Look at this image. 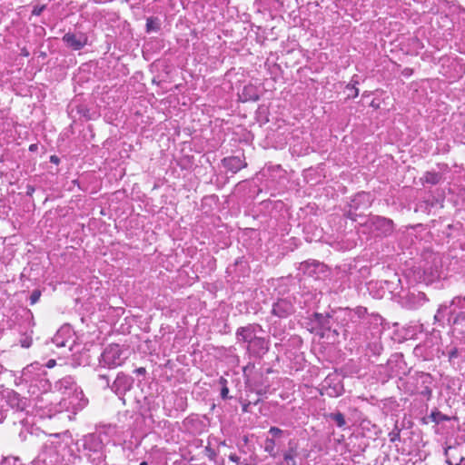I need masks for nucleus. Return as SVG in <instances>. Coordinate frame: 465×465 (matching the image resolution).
<instances>
[{"instance_id": "f257e3e1", "label": "nucleus", "mask_w": 465, "mask_h": 465, "mask_svg": "<svg viewBox=\"0 0 465 465\" xmlns=\"http://www.w3.org/2000/svg\"><path fill=\"white\" fill-rule=\"evenodd\" d=\"M431 383L432 377L430 374L416 372L405 381L404 390L411 395L420 394L429 401L432 395Z\"/></svg>"}, {"instance_id": "f03ea898", "label": "nucleus", "mask_w": 465, "mask_h": 465, "mask_svg": "<svg viewBox=\"0 0 465 465\" xmlns=\"http://www.w3.org/2000/svg\"><path fill=\"white\" fill-rule=\"evenodd\" d=\"M124 358L123 351L118 344L108 345L101 355L100 363L108 368H114L123 364Z\"/></svg>"}, {"instance_id": "7ed1b4c3", "label": "nucleus", "mask_w": 465, "mask_h": 465, "mask_svg": "<svg viewBox=\"0 0 465 465\" xmlns=\"http://www.w3.org/2000/svg\"><path fill=\"white\" fill-rule=\"evenodd\" d=\"M365 225L377 235L387 236L391 234L394 230L393 221L382 216H371Z\"/></svg>"}, {"instance_id": "20e7f679", "label": "nucleus", "mask_w": 465, "mask_h": 465, "mask_svg": "<svg viewBox=\"0 0 465 465\" xmlns=\"http://www.w3.org/2000/svg\"><path fill=\"white\" fill-rule=\"evenodd\" d=\"M448 322L452 324H458L461 321H465V296L455 297L449 306Z\"/></svg>"}, {"instance_id": "39448f33", "label": "nucleus", "mask_w": 465, "mask_h": 465, "mask_svg": "<svg viewBox=\"0 0 465 465\" xmlns=\"http://www.w3.org/2000/svg\"><path fill=\"white\" fill-rule=\"evenodd\" d=\"M371 196L370 193L361 192L355 195L350 205L349 217L356 221L357 214L354 213L360 209L366 210L371 205Z\"/></svg>"}, {"instance_id": "423d86ee", "label": "nucleus", "mask_w": 465, "mask_h": 465, "mask_svg": "<svg viewBox=\"0 0 465 465\" xmlns=\"http://www.w3.org/2000/svg\"><path fill=\"white\" fill-rule=\"evenodd\" d=\"M293 312V306L291 302L287 300H279L272 306V312L275 316L280 318H285L292 314Z\"/></svg>"}, {"instance_id": "0eeeda50", "label": "nucleus", "mask_w": 465, "mask_h": 465, "mask_svg": "<svg viewBox=\"0 0 465 465\" xmlns=\"http://www.w3.org/2000/svg\"><path fill=\"white\" fill-rule=\"evenodd\" d=\"M63 41L71 48L77 51L82 49L86 45V37L83 35H77L74 34L67 33L64 35Z\"/></svg>"}, {"instance_id": "6e6552de", "label": "nucleus", "mask_w": 465, "mask_h": 465, "mask_svg": "<svg viewBox=\"0 0 465 465\" xmlns=\"http://www.w3.org/2000/svg\"><path fill=\"white\" fill-rule=\"evenodd\" d=\"M132 384V378L124 374L119 373L112 385V390L116 393L120 394L130 389Z\"/></svg>"}, {"instance_id": "1a4fd4ad", "label": "nucleus", "mask_w": 465, "mask_h": 465, "mask_svg": "<svg viewBox=\"0 0 465 465\" xmlns=\"http://www.w3.org/2000/svg\"><path fill=\"white\" fill-rule=\"evenodd\" d=\"M269 347L268 342L264 338L257 337L256 335L249 343V350L255 355H262L267 352Z\"/></svg>"}, {"instance_id": "9d476101", "label": "nucleus", "mask_w": 465, "mask_h": 465, "mask_svg": "<svg viewBox=\"0 0 465 465\" xmlns=\"http://www.w3.org/2000/svg\"><path fill=\"white\" fill-rule=\"evenodd\" d=\"M9 406L16 411H25L27 407V399L21 397L17 392L12 391L7 395Z\"/></svg>"}, {"instance_id": "9b49d317", "label": "nucleus", "mask_w": 465, "mask_h": 465, "mask_svg": "<svg viewBox=\"0 0 465 465\" xmlns=\"http://www.w3.org/2000/svg\"><path fill=\"white\" fill-rule=\"evenodd\" d=\"M255 328L256 326L252 324L238 328L236 331L237 341L250 343L255 336Z\"/></svg>"}, {"instance_id": "f8f14e48", "label": "nucleus", "mask_w": 465, "mask_h": 465, "mask_svg": "<svg viewBox=\"0 0 465 465\" xmlns=\"http://www.w3.org/2000/svg\"><path fill=\"white\" fill-rule=\"evenodd\" d=\"M44 372L45 370L43 369V366L38 362H34L24 368L22 375L25 380L33 381L35 379L36 376H39L40 373Z\"/></svg>"}, {"instance_id": "ddd939ff", "label": "nucleus", "mask_w": 465, "mask_h": 465, "mask_svg": "<svg viewBox=\"0 0 465 465\" xmlns=\"http://www.w3.org/2000/svg\"><path fill=\"white\" fill-rule=\"evenodd\" d=\"M223 162V165L232 173H236L246 166V163L238 156L224 158Z\"/></svg>"}, {"instance_id": "4468645a", "label": "nucleus", "mask_w": 465, "mask_h": 465, "mask_svg": "<svg viewBox=\"0 0 465 465\" xmlns=\"http://www.w3.org/2000/svg\"><path fill=\"white\" fill-rule=\"evenodd\" d=\"M298 456L296 446H292L289 443V448L283 452L282 460L277 465H296V457Z\"/></svg>"}, {"instance_id": "2eb2a0df", "label": "nucleus", "mask_w": 465, "mask_h": 465, "mask_svg": "<svg viewBox=\"0 0 465 465\" xmlns=\"http://www.w3.org/2000/svg\"><path fill=\"white\" fill-rule=\"evenodd\" d=\"M314 321L317 322V324L324 329V330H330L331 329V317L330 315L326 314L323 315L322 313H314Z\"/></svg>"}, {"instance_id": "dca6fc26", "label": "nucleus", "mask_w": 465, "mask_h": 465, "mask_svg": "<svg viewBox=\"0 0 465 465\" xmlns=\"http://www.w3.org/2000/svg\"><path fill=\"white\" fill-rule=\"evenodd\" d=\"M74 383L70 377L64 378L56 383V388L63 393H65L67 390H72Z\"/></svg>"}, {"instance_id": "f3484780", "label": "nucleus", "mask_w": 465, "mask_h": 465, "mask_svg": "<svg viewBox=\"0 0 465 465\" xmlns=\"http://www.w3.org/2000/svg\"><path fill=\"white\" fill-rule=\"evenodd\" d=\"M328 419L333 420L339 428H343L346 425L344 415L340 411H334L327 415Z\"/></svg>"}, {"instance_id": "a211bd4d", "label": "nucleus", "mask_w": 465, "mask_h": 465, "mask_svg": "<svg viewBox=\"0 0 465 465\" xmlns=\"http://www.w3.org/2000/svg\"><path fill=\"white\" fill-rule=\"evenodd\" d=\"M440 174L435 172H427L422 177V181L430 184H437L440 181Z\"/></svg>"}, {"instance_id": "6ab92c4d", "label": "nucleus", "mask_w": 465, "mask_h": 465, "mask_svg": "<svg viewBox=\"0 0 465 465\" xmlns=\"http://www.w3.org/2000/svg\"><path fill=\"white\" fill-rule=\"evenodd\" d=\"M275 440L273 439L267 438L264 440V451L269 453V455L272 458L277 457V451L275 450Z\"/></svg>"}, {"instance_id": "aec40b11", "label": "nucleus", "mask_w": 465, "mask_h": 465, "mask_svg": "<svg viewBox=\"0 0 465 465\" xmlns=\"http://www.w3.org/2000/svg\"><path fill=\"white\" fill-rule=\"evenodd\" d=\"M64 331V330H60L57 331V333L54 335V339H53V341L59 347H64L66 346V342L64 341H62L61 340V336L63 334V332Z\"/></svg>"}, {"instance_id": "412c9836", "label": "nucleus", "mask_w": 465, "mask_h": 465, "mask_svg": "<svg viewBox=\"0 0 465 465\" xmlns=\"http://www.w3.org/2000/svg\"><path fill=\"white\" fill-rule=\"evenodd\" d=\"M430 418L432 419L433 421H435L436 423H439L442 420H449V418L447 416H445L444 414H442L441 412L440 411H436V412H432L430 414Z\"/></svg>"}, {"instance_id": "4be33fe9", "label": "nucleus", "mask_w": 465, "mask_h": 465, "mask_svg": "<svg viewBox=\"0 0 465 465\" xmlns=\"http://www.w3.org/2000/svg\"><path fill=\"white\" fill-rule=\"evenodd\" d=\"M401 430L395 426V428L389 433L390 440L395 442L400 440Z\"/></svg>"}, {"instance_id": "5701e85b", "label": "nucleus", "mask_w": 465, "mask_h": 465, "mask_svg": "<svg viewBox=\"0 0 465 465\" xmlns=\"http://www.w3.org/2000/svg\"><path fill=\"white\" fill-rule=\"evenodd\" d=\"M351 315V319H353L354 316H357L358 318H362L367 313V310L364 307H357L355 310H353Z\"/></svg>"}, {"instance_id": "b1692460", "label": "nucleus", "mask_w": 465, "mask_h": 465, "mask_svg": "<svg viewBox=\"0 0 465 465\" xmlns=\"http://www.w3.org/2000/svg\"><path fill=\"white\" fill-rule=\"evenodd\" d=\"M32 338L30 336H24L20 339V345L23 348H29L32 345Z\"/></svg>"}, {"instance_id": "393cba45", "label": "nucleus", "mask_w": 465, "mask_h": 465, "mask_svg": "<svg viewBox=\"0 0 465 465\" xmlns=\"http://www.w3.org/2000/svg\"><path fill=\"white\" fill-rule=\"evenodd\" d=\"M41 296V292L39 290L33 291L31 296H30V303L33 305L36 303Z\"/></svg>"}, {"instance_id": "a878e982", "label": "nucleus", "mask_w": 465, "mask_h": 465, "mask_svg": "<svg viewBox=\"0 0 465 465\" xmlns=\"http://www.w3.org/2000/svg\"><path fill=\"white\" fill-rule=\"evenodd\" d=\"M0 465H19L18 460L15 458H5L0 461Z\"/></svg>"}, {"instance_id": "bb28decb", "label": "nucleus", "mask_w": 465, "mask_h": 465, "mask_svg": "<svg viewBox=\"0 0 465 465\" xmlns=\"http://www.w3.org/2000/svg\"><path fill=\"white\" fill-rule=\"evenodd\" d=\"M449 307L447 305H440L437 313L435 314V320L440 321L443 318V312L444 311L448 310Z\"/></svg>"}, {"instance_id": "cd10ccee", "label": "nucleus", "mask_w": 465, "mask_h": 465, "mask_svg": "<svg viewBox=\"0 0 465 465\" xmlns=\"http://www.w3.org/2000/svg\"><path fill=\"white\" fill-rule=\"evenodd\" d=\"M90 443L94 444V450H97V449L101 446V442L95 440L94 437H90L89 440H85L84 448H87V445Z\"/></svg>"}, {"instance_id": "c85d7f7f", "label": "nucleus", "mask_w": 465, "mask_h": 465, "mask_svg": "<svg viewBox=\"0 0 465 465\" xmlns=\"http://www.w3.org/2000/svg\"><path fill=\"white\" fill-rule=\"evenodd\" d=\"M351 83H352V84H349L347 85V89H351V90H352V91H353V90H355V94H353L351 95L353 98H355V97H357V96H358V94H359V89H358V88H356V84H358V81H355V80H354V78H353V79L351 80Z\"/></svg>"}, {"instance_id": "c756f323", "label": "nucleus", "mask_w": 465, "mask_h": 465, "mask_svg": "<svg viewBox=\"0 0 465 465\" xmlns=\"http://www.w3.org/2000/svg\"><path fill=\"white\" fill-rule=\"evenodd\" d=\"M269 433H271L274 437H278L282 435V430L278 427H271L269 430Z\"/></svg>"}, {"instance_id": "7c9ffc66", "label": "nucleus", "mask_w": 465, "mask_h": 465, "mask_svg": "<svg viewBox=\"0 0 465 465\" xmlns=\"http://www.w3.org/2000/svg\"><path fill=\"white\" fill-rule=\"evenodd\" d=\"M449 360L451 361L459 356V351L457 348H452L448 352Z\"/></svg>"}, {"instance_id": "2f4dec72", "label": "nucleus", "mask_w": 465, "mask_h": 465, "mask_svg": "<svg viewBox=\"0 0 465 465\" xmlns=\"http://www.w3.org/2000/svg\"><path fill=\"white\" fill-rule=\"evenodd\" d=\"M228 393H229L228 387L227 386L222 387V389H221V397L225 400V399L228 398Z\"/></svg>"}, {"instance_id": "473e14b6", "label": "nucleus", "mask_w": 465, "mask_h": 465, "mask_svg": "<svg viewBox=\"0 0 465 465\" xmlns=\"http://www.w3.org/2000/svg\"><path fill=\"white\" fill-rule=\"evenodd\" d=\"M311 265H312L315 268H318V267L322 266V264L317 262H312V263L306 262V263L302 264L303 267H310Z\"/></svg>"}, {"instance_id": "72a5a7b5", "label": "nucleus", "mask_w": 465, "mask_h": 465, "mask_svg": "<svg viewBox=\"0 0 465 465\" xmlns=\"http://www.w3.org/2000/svg\"><path fill=\"white\" fill-rule=\"evenodd\" d=\"M99 379H100V380L104 381V382H105V387H109V386H110V385H109V379H108V377H107L106 375L100 374V375H99Z\"/></svg>"}, {"instance_id": "f704fd0d", "label": "nucleus", "mask_w": 465, "mask_h": 465, "mask_svg": "<svg viewBox=\"0 0 465 465\" xmlns=\"http://www.w3.org/2000/svg\"><path fill=\"white\" fill-rule=\"evenodd\" d=\"M229 459H230L232 461L235 462V463H239V462H240V458H239L237 455H235V454H231V455L229 456Z\"/></svg>"}, {"instance_id": "c9c22d12", "label": "nucleus", "mask_w": 465, "mask_h": 465, "mask_svg": "<svg viewBox=\"0 0 465 465\" xmlns=\"http://www.w3.org/2000/svg\"><path fill=\"white\" fill-rule=\"evenodd\" d=\"M250 405H251V402H250V401H248V402H244V403L242 404V411H243V412H248V411H249V407H250Z\"/></svg>"}, {"instance_id": "e433bc0d", "label": "nucleus", "mask_w": 465, "mask_h": 465, "mask_svg": "<svg viewBox=\"0 0 465 465\" xmlns=\"http://www.w3.org/2000/svg\"><path fill=\"white\" fill-rule=\"evenodd\" d=\"M219 384L222 386V387H224V386H227V380L223 377H220L219 379Z\"/></svg>"}, {"instance_id": "4c0bfd02", "label": "nucleus", "mask_w": 465, "mask_h": 465, "mask_svg": "<svg viewBox=\"0 0 465 465\" xmlns=\"http://www.w3.org/2000/svg\"><path fill=\"white\" fill-rule=\"evenodd\" d=\"M55 365V360H49L46 363L47 368H53Z\"/></svg>"}, {"instance_id": "58836bf2", "label": "nucleus", "mask_w": 465, "mask_h": 465, "mask_svg": "<svg viewBox=\"0 0 465 465\" xmlns=\"http://www.w3.org/2000/svg\"><path fill=\"white\" fill-rule=\"evenodd\" d=\"M146 26H147V31H150L153 29V21L151 19L147 20Z\"/></svg>"}, {"instance_id": "ea45409f", "label": "nucleus", "mask_w": 465, "mask_h": 465, "mask_svg": "<svg viewBox=\"0 0 465 465\" xmlns=\"http://www.w3.org/2000/svg\"><path fill=\"white\" fill-rule=\"evenodd\" d=\"M50 161H51V163H54L57 164L59 163V158L57 156H55V155H52L50 157Z\"/></svg>"}, {"instance_id": "a19ab883", "label": "nucleus", "mask_w": 465, "mask_h": 465, "mask_svg": "<svg viewBox=\"0 0 465 465\" xmlns=\"http://www.w3.org/2000/svg\"><path fill=\"white\" fill-rule=\"evenodd\" d=\"M137 374H144L145 373V369L141 367V368H138L134 371Z\"/></svg>"}, {"instance_id": "79ce46f5", "label": "nucleus", "mask_w": 465, "mask_h": 465, "mask_svg": "<svg viewBox=\"0 0 465 465\" xmlns=\"http://www.w3.org/2000/svg\"><path fill=\"white\" fill-rule=\"evenodd\" d=\"M455 465H465V458L461 457L460 459V461L458 463H455Z\"/></svg>"}, {"instance_id": "37998d69", "label": "nucleus", "mask_w": 465, "mask_h": 465, "mask_svg": "<svg viewBox=\"0 0 465 465\" xmlns=\"http://www.w3.org/2000/svg\"><path fill=\"white\" fill-rule=\"evenodd\" d=\"M446 463H447L448 465H455V464L452 462V460H451L449 457H448V458H447V460H446Z\"/></svg>"}, {"instance_id": "c03bdc74", "label": "nucleus", "mask_w": 465, "mask_h": 465, "mask_svg": "<svg viewBox=\"0 0 465 465\" xmlns=\"http://www.w3.org/2000/svg\"><path fill=\"white\" fill-rule=\"evenodd\" d=\"M450 450H451V448H450V447H449V448L445 449L444 454H445V456H446V457H448V456H449V451H450Z\"/></svg>"}, {"instance_id": "a18cd8bd", "label": "nucleus", "mask_w": 465, "mask_h": 465, "mask_svg": "<svg viewBox=\"0 0 465 465\" xmlns=\"http://www.w3.org/2000/svg\"><path fill=\"white\" fill-rule=\"evenodd\" d=\"M35 144H32V145H30V148H29V149H30L31 151H33V150H35Z\"/></svg>"}, {"instance_id": "49530a36", "label": "nucleus", "mask_w": 465, "mask_h": 465, "mask_svg": "<svg viewBox=\"0 0 465 465\" xmlns=\"http://www.w3.org/2000/svg\"><path fill=\"white\" fill-rule=\"evenodd\" d=\"M32 192H34V189L30 187V188L28 189V192H27V193H31Z\"/></svg>"}, {"instance_id": "de8ad7c7", "label": "nucleus", "mask_w": 465, "mask_h": 465, "mask_svg": "<svg viewBox=\"0 0 465 465\" xmlns=\"http://www.w3.org/2000/svg\"><path fill=\"white\" fill-rule=\"evenodd\" d=\"M140 465H148V463L146 461H143L140 463Z\"/></svg>"}]
</instances>
